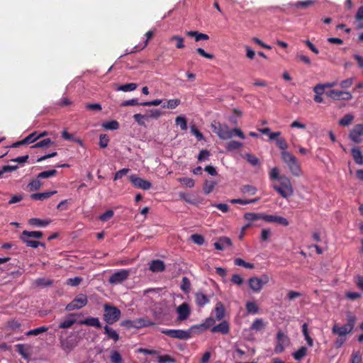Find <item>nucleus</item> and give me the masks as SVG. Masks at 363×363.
I'll return each mask as SVG.
<instances>
[{
	"instance_id": "obj_18",
	"label": "nucleus",
	"mask_w": 363,
	"mask_h": 363,
	"mask_svg": "<svg viewBox=\"0 0 363 363\" xmlns=\"http://www.w3.org/2000/svg\"><path fill=\"white\" fill-rule=\"evenodd\" d=\"M248 284L250 288L255 292H259L263 287L261 280L257 277H250L248 279Z\"/></svg>"
},
{
	"instance_id": "obj_51",
	"label": "nucleus",
	"mask_w": 363,
	"mask_h": 363,
	"mask_svg": "<svg viewBox=\"0 0 363 363\" xmlns=\"http://www.w3.org/2000/svg\"><path fill=\"white\" fill-rule=\"evenodd\" d=\"M103 127L107 130H116L119 128V123L116 121H110L104 123Z\"/></svg>"
},
{
	"instance_id": "obj_15",
	"label": "nucleus",
	"mask_w": 363,
	"mask_h": 363,
	"mask_svg": "<svg viewBox=\"0 0 363 363\" xmlns=\"http://www.w3.org/2000/svg\"><path fill=\"white\" fill-rule=\"evenodd\" d=\"M149 269L152 272H162L165 270V264L162 260L154 259L149 263Z\"/></svg>"
},
{
	"instance_id": "obj_47",
	"label": "nucleus",
	"mask_w": 363,
	"mask_h": 363,
	"mask_svg": "<svg viewBox=\"0 0 363 363\" xmlns=\"http://www.w3.org/2000/svg\"><path fill=\"white\" fill-rule=\"evenodd\" d=\"M48 328L46 327V326H41V327H39L38 328H35V329H33V330H30L29 331H28L26 334L27 336H30V335H38L40 333H45L46 331H48Z\"/></svg>"
},
{
	"instance_id": "obj_26",
	"label": "nucleus",
	"mask_w": 363,
	"mask_h": 363,
	"mask_svg": "<svg viewBox=\"0 0 363 363\" xmlns=\"http://www.w3.org/2000/svg\"><path fill=\"white\" fill-rule=\"evenodd\" d=\"M57 194V191H50L47 192H42V193H34L30 195V198L33 200H40L43 201L45 199H47L50 198L51 196Z\"/></svg>"
},
{
	"instance_id": "obj_59",
	"label": "nucleus",
	"mask_w": 363,
	"mask_h": 363,
	"mask_svg": "<svg viewBox=\"0 0 363 363\" xmlns=\"http://www.w3.org/2000/svg\"><path fill=\"white\" fill-rule=\"evenodd\" d=\"M191 240L192 242H194L195 244H197L199 245H202L205 240L204 238L199 234H193L191 235Z\"/></svg>"
},
{
	"instance_id": "obj_21",
	"label": "nucleus",
	"mask_w": 363,
	"mask_h": 363,
	"mask_svg": "<svg viewBox=\"0 0 363 363\" xmlns=\"http://www.w3.org/2000/svg\"><path fill=\"white\" fill-rule=\"evenodd\" d=\"M79 325H86L88 326H93L97 328H101V324L98 318L89 317L84 320H79Z\"/></svg>"
},
{
	"instance_id": "obj_45",
	"label": "nucleus",
	"mask_w": 363,
	"mask_h": 363,
	"mask_svg": "<svg viewBox=\"0 0 363 363\" xmlns=\"http://www.w3.org/2000/svg\"><path fill=\"white\" fill-rule=\"evenodd\" d=\"M243 157L252 165L256 166L259 164V160L254 155L246 153Z\"/></svg>"
},
{
	"instance_id": "obj_13",
	"label": "nucleus",
	"mask_w": 363,
	"mask_h": 363,
	"mask_svg": "<svg viewBox=\"0 0 363 363\" xmlns=\"http://www.w3.org/2000/svg\"><path fill=\"white\" fill-rule=\"evenodd\" d=\"M39 139V136H38V132L35 131L30 134H29L28 136H26L24 139L17 141L14 143H13L11 147H18L23 145H28L33 143L38 140Z\"/></svg>"
},
{
	"instance_id": "obj_34",
	"label": "nucleus",
	"mask_w": 363,
	"mask_h": 363,
	"mask_svg": "<svg viewBox=\"0 0 363 363\" xmlns=\"http://www.w3.org/2000/svg\"><path fill=\"white\" fill-rule=\"evenodd\" d=\"M21 240L26 243V246L37 248L38 246L45 247V243L40 242L37 240H32L30 238H23V235L20 237Z\"/></svg>"
},
{
	"instance_id": "obj_6",
	"label": "nucleus",
	"mask_w": 363,
	"mask_h": 363,
	"mask_svg": "<svg viewBox=\"0 0 363 363\" xmlns=\"http://www.w3.org/2000/svg\"><path fill=\"white\" fill-rule=\"evenodd\" d=\"M161 333L170 337L179 340H188L191 337L190 330H183L179 329H162L161 330Z\"/></svg>"
},
{
	"instance_id": "obj_4",
	"label": "nucleus",
	"mask_w": 363,
	"mask_h": 363,
	"mask_svg": "<svg viewBox=\"0 0 363 363\" xmlns=\"http://www.w3.org/2000/svg\"><path fill=\"white\" fill-rule=\"evenodd\" d=\"M104 320L108 324H113L117 322L121 317V311L116 306H111L108 303L104 305Z\"/></svg>"
},
{
	"instance_id": "obj_50",
	"label": "nucleus",
	"mask_w": 363,
	"mask_h": 363,
	"mask_svg": "<svg viewBox=\"0 0 363 363\" xmlns=\"http://www.w3.org/2000/svg\"><path fill=\"white\" fill-rule=\"evenodd\" d=\"M133 118L138 125L146 127L145 119L147 118V116L140 113H135L133 115Z\"/></svg>"
},
{
	"instance_id": "obj_48",
	"label": "nucleus",
	"mask_w": 363,
	"mask_h": 363,
	"mask_svg": "<svg viewBox=\"0 0 363 363\" xmlns=\"http://www.w3.org/2000/svg\"><path fill=\"white\" fill-rule=\"evenodd\" d=\"M180 288L185 293H189L190 291L191 283L187 277H184L182 278Z\"/></svg>"
},
{
	"instance_id": "obj_61",
	"label": "nucleus",
	"mask_w": 363,
	"mask_h": 363,
	"mask_svg": "<svg viewBox=\"0 0 363 363\" xmlns=\"http://www.w3.org/2000/svg\"><path fill=\"white\" fill-rule=\"evenodd\" d=\"M215 186V182L213 181L206 180L203 186V191L206 194H210Z\"/></svg>"
},
{
	"instance_id": "obj_7",
	"label": "nucleus",
	"mask_w": 363,
	"mask_h": 363,
	"mask_svg": "<svg viewBox=\"0 0 363 363\" xmlns=\"http://www.w3.org/2000/svg\"><path fill=\"white\" fill-rule=\"evenodd\" d=\"M130 274V271L129 269H120L115 272L112 275L109 277L108 281L112 284H121L128 278Z\"/></svg>"
},
{
	"instance_id": "obj_46",
	"label": "nucleus",
	"mask_w": 363,
	"mask_h": 363,
	"mask_svg": "<svg viewBox=\"0 0 363 363\" xmlns=\"http://www.w3.org/2000/svg\"><path fill=\"white\" fill-rule=\"evenodd\" d=\"M137 87H138V84H135V83H129V84H125L121 85L118 88V90L127 92V91H134L135 89H136Z\"/></svg>"
},
{
	"instance_id": "obj_63",
	"label": "nucleus",
	"mask_w": 363,
	"mask_h": 363,
	"mask_svg": "<svg viewBox=\"0 0 363 363\" xmlns=\"http://www.w3.org/2000/svg\"><path fill=\"white\" fill-rule=\"evenodd\" d=\"M109 138L106 134H101L99 137V146L101 148H105L108 146Z\"/></svg>"
},
{
	"instance_id": "obj_24",
	"label": "nucleus",
	"mask_w": 363,
	"mask_h": 363,
	"mask_svg": "<svg viewBox=\"0 0 363 363\" xmlns=\"http://www.w3.org/2000/svg\"><path fill=\"white\" fill-rule=\"evenodd\" d=\"M77 315V313H70L67 316V318L60 323L59 325L60 328L65 329L72 327V325L77 322V320L74 317Z\"/></svg>"
},
{
	"instance_id": "obj_32",
	"label": "nucleus",
	"mask_w": 363,
	"mask_h": 363,
	"mask_svg": "<svg viewBox=\"0 0 363 363\" xmlns=\"http://www.w3.org/2000/svg\"><path fill=\"white\" fill-rule=\"evenodd\" d=\"M238 137L242 140L246 138L245 135L240 128H235L230 130L228 129V139Z\"/></svg>"
},
{
	"instance_id": "obj_33",
	"label": "nucleus",
	"mask_w": 363,
	"mask_h": 363,
	"mask_svg": "<svg viewBox=\"0 0 363 363\" xmlns=\"http://www.w3.org/2000/svg\"><path fill=\"white\" fill-rule=\"evenodd\" d=\"M50 220H41L37 218H33L28 220V223L30 225L38 227H46L50 223Z\"/></svg>"
},
{
	"instance_id": "obj_3",
	"label": "nucleus",
	"mask_w": 363,
	"mask_h": 363,
	"mask_svg": "<svg viewBox=\"0 0 363 363\" xmlns=\"http://www.w3.org/2000/svg\"><path fill=\"white\" fill-rule=\"evenodd\" d=\"M281 155L291 174L296 177L301 176V169L296 157L288 151H281Z\"/></svg>"
},
{
	"instance_id": "obj_60",
	"label": "nucleus",
	"mask_w": 363,
	"mask_h": 363,
	"mask_svg": "<svg viewBox=\"0 0 363 363\" xmlns=\"http://www.w3.org/2000/svg\"><path fill=\"white\" fill-rule=\"evenodd\" d=\"M281 177V175H279V171L277 167H274L271 169L269 172V178L272 180H278L280 181V178Z\"/></svg>"
},
{
	"instance_id": "obj_42",
	"label": "nucleus",
	"mask_w": 363,
	"mask_h": 363,
	"mask_svg": "<svg viewBox=\"0 0 363 363\" xmlns=\"http://www.w3.org/2000/svg\"><path fill=\"white\" fill-rule=\"evenodd\" d=\"M353 119V115L351 113L346 114L339 121V124L342 126H347L352 122Z\"/></svg>"
},
{
	"instance_id": "obj_25",
	"label": "nucleus",
	"mask_w": 363,
	"mask_h": 363,
	"mask_svg": "<svg viewBox=\"0 0 363 363\" xmlns=\"http://www.w3.org/2000/svg\"><path fill=\"white\" fill-rule=\"evenodd\" d=\"M185 33L189 37L194 38L196 42L200 40H207L209 39V36L207 34L201 33L196 30L186 31Z\"/></svg>"
},
{
	"instance_id": "obj_8",
	"label": "nucleus",
	"mask_w": 363,
	"mask_h": 363,
	"mask_svg": "<svg viewBox=\"0 0 363 363\" xmlns=\"http://www.w3.org/2000/svg\"><path fill=\"white\" fill-rule=\"evenodd\" d=\"M290 342L289 338L282 331L279 330L277 334V344L274 347V352L277 354L281 353L285 347Z\"/></svg>"
},
{
	"instance_id": "obj_53",
	"label": "nucleus",
	"mask_w": 363,
	"mask_h": 363,
	"mask_svg": "<svg viewBox=\"0 0 363 363\" xmlns=\"http://www.w3.org/2000/svg\"><path fill=\"white\" fill-rule=\"evenodd\" d=\"M170 41L176 40V48L178 49H182L185 47L184 43V38L179 35H173L170 39Z\"/></svg>"
},
{
	"instance_id": "obj_30",
	"label": "nucleus",
	"mask_w": 363,
	"mask_h": 363,
	"mask_svg": "<svg viewBox=\"0 0 363 363\" xmlns=\"http://www.w3.org/2000/svg\"><path fill=\"white\" fill-rule=\"evenodd\" d=\"M104 333L107 335L108 339H111V340H114L115 342H117L119 340L120 336L116 330H114L113 329H112L111 328H110L108 325H105L104 327Z\"/></svg>"
},
{
	"instance_id": "obj_56",
	"label": "nucleus",
	"mask_w": 363,
	"mask_h": 363,
	"mask_svg": "<svg viewBox=\"0 0 363 363\" xmlns=\"http://www.w3.org/2000/svg\"><path fill=\"white\" fill-rule=\"evenodd\" d=\"M114 215V212L113 210H107L105 211L103 214L99 216V220L106 222L108 221L109 219H111Z\"/></svg>"
},
{
	"instance_id": "obj_38",
	"label": "nucleus",
	"mask_w": 363,
	"mask_h": 363,
	"mask_svg": "<svg viewBox=\"0 0 363 363\" xmlns=\"http://www.w3.org/2000/svg\"><path fill=\"white\" fill-rule=\"evenodd\" d=\"M43 185V183L40 182V179H33L28 185L29 190L30 191H34L38 190Z\"/></svg>"
},
{
	"instance_id": "obj_12",
	"label": "nucleus",
	"mask_w": 363,
	"mask_h": 363,
	"mask_svg": "<svg viewBox=\"0 0 363 363\" xmlns=\"http://www.w3.org/2000/svg\"><path fill=\"white\" fill-rule=\"evenodd\" d=\"M363 135V124H357L354 125L350 131L349 138L351 140L356 143L362 141L361 137Z\"/></svg>"
},
{
	"instance_id": "obj_35",
	"label": "nucleus",
	"mask_w": 363,
	"mask_h": 363,
	"mask_svg": "<svg viewBox=\"0 0 363 363\" xmlns=\"http://www.w3.org/2000/svg\"><path fill=\"white\" fill-rule=\"evenodd\" d=\"M308 349L305 346H302L297 351L292 354L294 359L296 361H300L307 354Z\"/></svg>"
},
{
	"instance_id": "obj_58",
	"label": "nucleus",
	"mask_w": 363,
	"mask_h": 363,
	"mask_svg": "<svg viewBox=\"0 0 363 363\" xmlns=\"http://www.w3.org/2000/svg\"><path fill=\"white\" fill-rule=\"evenodd\" d=\"M179 182L186 187L191 188L194 186V180L188 177H182L178 179Z\"/></svg>"
},
{
	"instance_id": "obj_29",
	"label": "nucleus",
	"mask_w": 363,
	"mask_h": 363,
	"mask_svg": "<svg viewBox=\"0 0 363 363\" xmlns=\"http://www.w3.org/2000/svg\"><path fill=\"white\" fill-rule=\"evenodd\" d=\"M242 116V112L241 110L237 108H233L232 109V113L230 117H228V120L230 123L235 125H238V119Z\"/></svg>"
},
{
	"instance_id": "obj_64",
	"label": "nucleus",
	"mask_w": 363,
	"mask_h": 363,
	"mask_svg": "<svg viewBox=\"0 0 363 363\" xmlns=\"http://www.w3.org/2000/svg\"><path fill=\"white\" fill-rule=\"evenodd\" d=\"M8 327L13 330L20 331L21 324L17 320H11L8 322Z\"/></svg>"
},
{
	"instance_id": "obj_54",
	"label": "nucleus",
	"mask_w": 363,
	"mask_h": 363,
	"mask_svg": "<svg viewBox=\"0 0 363 363\" xmlns=\"http://www.w3.org/2000/svg\"><path fill=\"white\" fill-rule=\"evenodd\" d=\"M257 191V188L252 185H245L241 188V191L243 194H248L250 195H255Z\"/></svg>"
},
{
	"instance_id": "obj_40",
	"label": "nucleus",
	"mask_w": 363,
	"mask_h": 363,
	"mask_svg": "<svg viewBox=\"0 0 363 363\" xmlns=\"http://www.w3.org/2000/svg\"><path fill=\"white\" fill-rule=\"evenodd\" d=\"M264 214L255 213H246L244 218L248 221H254L259 219L263 220Z\"/></svg>"
},
{
	"instance_id": "obj_17",
	"label": "nucleus",
	"mask_w": 363,
	"mask_h": 363,
	"mask_svg": "<svg viewBox=\"0 0 363 363\" xmlns=\"http://www.w3.org/2000/svg\"><path fill=\"white\" fill-rule=\"evenodd\" d=\"M225 315V308L221 302H218L214 310L211 313L212 316H215L216 320H220Z\"/></svg>"
},
{
	"instance_id": "obj_23",
	"label": "nucleus",
	"mask_w": 363,
	"mask_h": 363,
	"mask_svg": "<svg viewBox=\"0 0 363 363\" xmlns=\"http://www.w3.org/2000/svg\"><path fill=\"white\" fill-rule=\"evenodd\" d=\"M195 301L199 306L203 307L209 303L210 298L208 296L199 291L195 294Z\"/></svg>"
},
{
	"instance_id": "obj_1",
	"label": "nucleus",
	"mask_w": 363,
	"mask_h": 363,
	"mask_svg": "<svg viewBox=\"0 0 363 363\" xmlns=\"http://www.w3.org/2000/svg\"><path fill=\"white\" fill-rule=\"evenodd\" d=\"M347 323L343 325H339L335 323L332 328V333L338 337H345L351 333L354 329L357 321V317L351 312L348 311L346 315Z\"/></svg>"
},
{
	"instance_id": "obj_41",
	"label": "nucleus",
	"mask_w": 363,
	"mask_h": 363,
	"mask_svg": "<svg viewBox=\"0 0 363 363\" xmlns=\"http://www.w3.org/2000/svg\"><path fill=\"white\" fill-rule=\"evenodd\" d=\"M54 144V142L51 140L50 138H45L42 140L36 143L33 145L31 146V148H39V147H48V145Z\"/></svg>"
},
{
	"instance_id": "obj_44",
	"label": "nucleus",
	"mask_w": 363,
	"mask_h": 363,
	"mask_svg": "<svg viewBox=\"0 0 363 363\" xmlns=\"http://www.w3.org/2000/svg\"><path fill=\"white\" fill-rule=\"evenodd\" d=\"M234 263L237 266L243 267L247 269H254L255 268V265L253 264L250 263V262H246L245 260H243L241 258H236L234 260Z\"/></svg>"
},
{
	"instance_id": "obj_57",
	"label": "nucleus",
	"mask_w": 363,
	"mask_h": 363,
	"mask_svg": "<svg viewBox=\"0 0 363 363\" xmlns=\"http://www.w3.org/2000/svg\"><path fill=\"white\" fill-rule=\"evenodd\" d=\"M181 103V101L178 99H169L167 101V105H163V108H168L171 109H174L177 107Z\"/></svg>"
},
{
	"instance_id": "obj_11",
	"label": "nucleus",
	"mask_w": 363,
	"mask_h": 363,
	"mask_svg": "<svg viewBox=\"0 0 363 363\" xmlns=\"http://www.w3.org/2000/svg\"><path fill=\"white\" fill-rule=\"evenodd\" d=\"M178 317L177 319L179 321L186 320L191 314V308L189 303L184 302L179 305L176 310Z\"/></svg>"
},
{
	"instance_id": "obj_22",
	"label": "nucleus",
	"mask_w": 363,
	"mask_h": 363,
	"mask_svg": "<svg viewBox=\"0 0 363 363\" xmlns=\"http://www.w3.org/2000/svg\"><path fill=\"white\" fill-rule=\"evenodd\" d=\"M351 153L354 162L357 164H363V155L361 150L358 147H354L351 150Z\"/></svg>"
},
{
	"instance_id": "obj_27",
	"label": "nucleus",
	"mask_w": 363,
	"mask_h": 363,
	"mask_svg": "<svg viewBox=\"0 0 363 363\" xmlns=\"http://www.w3.org/2000/svg\"><path fill=\"white\" fill-rule=\"evenodd\" d=\"M76 346V344L72 340L67 339L60 340V347L66 352H70Z\"/></svg>"
},
{
	"instance_id": "obj_36",
	"label": "nucleus",
	"mask_w": 363,
	"mask_h": 363,
	"mask_svg": "<svg viewBox=\"0 0 363 363\" xmlns=\"http://www.w3.org/2000/svg\"><path fill=\"white\" fill-rule=\"evenodd\" d=\"M211 332L213 333L220 332L223 334H227V320H223L220 324L212 327Z\"/></svg>"
},
{
	"instance_id": "obj_16",
	"label": "nucleus",
	"mask_w": 363,
	"mask_h": 363,
	"mask_svg": "<svg viewBox=\"0 0 363 363\" xmlns=\"http://www.w3.org/2000/svg\"><path fill=\"white\" fill-rule=\"evenodd\" d=\"M212 131L217 134L220 138H227V130L219 122L213 121L211 124Z\"/></svg>"
},
{
	"instance_id": "obj_14",
	"label": "nucleus",
	"mask_w": 363,
	"mask_h": 363,
	"mask_svg": "<svg viewBox=\"0 0 363 363\" xmlns=\"http://www.w3.org/2000/svg\"><path fill=\"white\" fill-rule=\"evenodd\" d=\"M263 220L268 223H277L283 226H287L289 224L286 218L275 215H264Z\"/></svg>"
},
{
	"instance_id": "obj_52",
	"label": "nucleus",
	"mask_w": 363,
	"mask_h": 363,
	"mask_svg": "<svg viewBox=\"0 0 363 363\" xmlns=\"http://www.w3.org/2000/svg\"><path fill=\"white\" fill-rule=\"evenodd\" d=\"M110 360L111 363H121L122 357L118 351H112L110 355Z\"/></svg>"
},
{
	"instance_id": "obj_5",
	"label": "nucleus",
	"mask_w": 363,
	"mask_h": 363,
	"mask_svg": "<svg viewBox=\"0 0 363 363\" xmlns=\"http://www.w3.org/2000/svg\"><path fill=\"white\" fill-rule=\"evenodd\" d=\"M88 303L87 296L84 294H79L74 297V298L68 303L65 310L67 311H72L77 309H81Z\"/></svg>"
},
{
	"instance_id": "obj_10",
	"label": "nucleus",
	"mask_w": 363,
	"mask_h": 363,
	"mask_svg": "<svg viewBox=\"0 0 363 363\" xmlns=\"http://www.w3.org/2000/svg\"><path fill=\"white\" fill-rule=\"evenodd\" d=\"M129 179L134 186L143 190H148L152 187V184L149 181L142 179L136 174L130 175Z\"/></svg>"
},
{
	"instance_id": "obj_28",
	"label": "nucleus",
	"mask_w": 363,
	"mask_h": 363,
	"mask_svg": "<svg viewBox=\"0 0 363 363\" xmlns=\"http://www.w3.org/2000/svg\"><path fill=\"white\" fill-rule=\"evenodd\" d=\"M245 308L247 314L255 315L259 312V307L255 301H247Z\"/></svg>"
},
{
	"instance_id": "obj_62",
	"label": "nucleus",
	"mask_w": 363,
	"mask_h": 363,
	"mask_svg": "<svg viewBox=\"0 0 363 363\" xmlns=\"http://www.w3.org/2000/svg\"><path fill=\"white\" fill-rule=\"evenodd\" d=\"M243 146V143L239 141L230 140L228 142V150H238Z\"/></svg>"
},
{
	"instance_id": "obj_2",
	"label": "nucleus",
	"mask_w": 363,
	"mask_h": 363,
	"mask_svg": "<svg viewBox=\"0 0 363 363\" xmlns=\"http://www.w3.org/2000/svg\"><path fill=\"white\" fill-rule=\"evenodd\" d=\"M279 184H274V189L277 191L281 197L288 199L294 194V188L292 186L290 179L285 176L281 175Z\"/></svg>"
},
{
	"instance_id": "obj_55",
	"label": "nucleus",
	"mask_w": 363,
	"mask_h": 363,
	"mask_svg": "<svg viewBox=\"0 0 363 363\" xmlns=\"http://www.w3.org/2000/svg\"><path fill=\"white\" fill-rule=\"evenodd\" d=\"M276 144L277 146L282 151H286L289 147L286 140L284 138H279L277 139Z\"/></svg>"
},
{
	"instance_id": "obj_43",
	"label": "nucleus",
	"mask_w": 363,
	"mask_h": 363,
	"mask_svg": "<svg viewBox=\"0 0 363 363\" xmlns=\"http://www.w3.org/2000/svg\"><path fill=\"white\" fill-rule=\"evenodd\" d=\"M175 122L177 125H179L182 130H186L187 129V121L184 116H177L175 119Z\"/></svg>"
},
{
	"instance_id": "obj_20",
	"label": "nucleus",
	"mask_w": 363,
	"mask_h": 363,
	"mask_svg": "<svg viewBox=\"0 0 363 363\" xmlns=\"http://www.w3.org/2000/svg\"><path fill=\"white\" fill-rule=\"evenodd\" d=\"M135 328H142L154 325L155 323L147 318H140L134 320Z\"/></svg>"
},
{
	"instance_id": "obj_49",
	"label": "nucleus",
	"mask_w": 363,
	"mask_h": 363,
	"mask_svg": "<svg viewBox=\"0 0 363 363\" xmlns=\"http://www.w3.org/2000/svg\"><path fill=\"white\" fill-rule=\"evenodd\" d=\"M159 363L172 362L175 363L176 359L169 354L160 355L157 357Z\"/></svg>"
},
{
	"instance_id": "obj_19",
	"label": "nucleus",
	"mask_w": 363,
	"mask_h": 363,
	"mask_svg": "<svg viewBox=\"0 0 363 363\" xmlns=\"http://www.w3.org/2000/svg\"><path fill=\"white\" fill-rule=\"evenodd\" d=\"M267 326V323L262 318H257L255 319L250 327V330L255 332H259L264 330Z\"/></svg>"
},
{
	"instance_id": "obj_37",
	"label": "nucleus",
	"mask_w": 363,
	"mask_h": 363,
	"mask_svg": "<svg viewBox=\"0 0 363 363\" xmlns=\"http://www.w3.org/2000/svg\"><path fill=\"white\" fill-rule=\"evenodd\" d=\"M21 235L26 238H40L43 237V233L41 231H28L23 230Z\"/></svg>"
},
{
	"instance_id": "obj_39",
	"label": "nucleus",
	"mask_w": 363,
	"mask_h": 363,
	"mask_svg": "<svg viewBox=\"0 0 363 363\" xmlns=\"http://www.w3.org/2000/svg\"><path fill=\"white\" fill-rule=\"evenodd\" d=\"M57 172L55 169H50L48 171H43L42 172H40L38 174V179H47L52 177H54L57 174Z\"/></svg>"
},
{
	"instance_id": "obj_31",
	"label": "nucleus",
	"mask_w": 363,
	"mask_h": 363,
	"mask_svg": "<svg viewBox=\"0 0 363 363\" xmlns=\"http://www.w3.org/2000/svg\"><path fill=\"white\" fill-rule=\"evenodd\" d=\"M216 320L212 315H211L210 317L207 318L203 321V323H202L201 324H200L199 325L195 326V328H201V330H205L212 326L213 327V325L216 323Z\"/></svg>"
},
{
	"instance_id": "obj_9",
	"label": "nucleus",
	"mask_w": 363,
	"mask_h": 363,
	"mask_svg": "<svg viewBox=\"0 0 363 363\" xmlns=\"http://www.w3.org/2000/svg\"><path fill=\"white\" fill-rule=\"evenodd\" d=\"M328 97L333 100L349 101L352 99V95L349 91L332 89L326 92Z\"/></svg>"
}]
</instances>
